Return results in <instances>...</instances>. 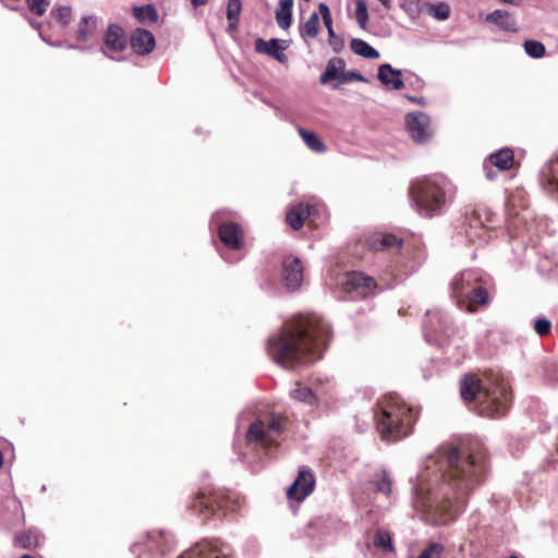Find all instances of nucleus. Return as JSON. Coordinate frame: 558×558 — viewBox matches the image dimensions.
I'll return each instance as SVG.
<instances>
[{
    "label": "nucleus",
    "mask_w": 558,
    "mask_h": 558,
    "mask_svg": "<svg viewBox=\"0 0 558 558\" xmlns=\"http://www.w3.org/2000/svg\"><path fill=\"white\" fill-rule=\"evenodd\" d=\"M487 452L477 440L446 444L427 460L413 486L417 504L445 521L453 520L466 506L475 486L485 481Z\"/></svg>",
    "instance_id": "nucleus-1"
},
{
    "label": "nucleus",
    "mask_w": 558,
    "mask_h": 558,
    "mask_svg": "<svg viewBox=\"0 0 558 558\" xmlns=\"http://www.w3.org/2000/svg\"><path fill=\"white\" fill-rule=\"evenodd\" d=\"M330 333L329 324L320 316L298 315L268 338L267 352L284 368L306 366L322 357Z\"/></svg>",
    "instance_id": "nucleus-2"
},
{
    "label": "nucleus",
    "mask_w": 558,
    "mask_h": 558,
    "mask_svg": "<svg viewBox=\"0 0 558 558\" xmlns=\"http://www.w3.org/2000/svg\"><path fill=\"white\" fill-rule=\"evenodd\" d=\"M460 393L464 401L478 398L480 414L490 418L505 416L512 402L509 384L493 371H486L482 378L473 374L464 375Z\"/></svg>",
    "instance_id": "nucleus-3"
},
{
    "label": "nucleus",
    "mask_w": 558,
    "mask_h": 558,
    "mask_svg": "<svg viewBox=\"0 0 558 558\" xmlns=\"http://www.w3.org/2000/svg\"><path fill=\"white\" fill-rule=\"evenodd\" d=\"M457 186L442 174L425 177L411 183L409 196L415 210L432 218L446 211L453 202Z\"/></svg>",
    "instance_id": "nucleus-4"
},
{
    "label": "nucleus",
    "mask_w": 558,
    "mask_h": 558,
    "mask_svg": "<svg viewBox=\"0 0 558 558\" xmlns=\"http://www.w3.org/2000/svg\"><path fill=\"white\" fill-rule=\"evenodd\" d=\"M374 420L381 439L396 441L412 433L416 413L399 396L389 395L377 402Z\"/></svg>",
    "instance_id": "nucleus-5"
},
{
    "label": "nucleus",
    "mask_w": 558,
    "mask_h": 558,
    "mask_svg": "<svg viewBox=\"0 0 558 558\" xmlns=\"http://www.w3.org/2000/svg\"><path fill=\"white\" fill-rule=\"evenodd\" d=\"M452 296L458 303L471 305H486L489 301L487 289L480 283V274L476 270H463L451 282Z\"/></svg>",
    "instance_id": "nucleus-6"
},
{
    "label": "nucleus",
    "mask_w": 558,
    "mask_h": 558,
    "mask_svg": "<svg viewBox=\"0 0 558 558\" xmlns=\"http://www.w3.org/2000/svg\"><path fill=\"white\" fill-rule=\"evenodd\" d=\"M283 430L282 416L270 413L264 418L254 421L250 425L245 438L248 444H256L263 448H269L277 446V439Z\"/></svg>",
    "instance_id": "nucleus-7"
},
{
    "label": "nucleus",
    "mask_w": 558,
    "mask_h": 558,
    "mask_svg": "<svg viewBox=\"0 0 558 558\" xmlns=\"http://www.w3.org/2000/svg\"><path fill=\"white\" fill-rule=\"evenodd\" d=\"M423 323L424 335L428 342L440 343L451 335V319L440 310H428Z\"/></svg>",
    "instance_id": "nucleus-8"
},
{
    "label": "nucleus",
    "mask_w": 558,
    "mask_h": 558,
    "mask_svg": "<svg viewBox=\"0 0 558 558\" xmlns=\"http://www.w3.org/2000/svg\"><path fill=\"white\" fill-rule=\"evenodd\" d=\"M405 125L411 138L417 143L423 144L429 141L433 136L430 128V119L423 111H413L405 114Z\"/></svg>",
    "instance_id": "nucleus-9"
},
{
    "label": "nucleus",
    "mask_w": 558,
    "mask_h": 558,
    "mask_svg": "<svg viewBox=\"0 0 558 558\" xmlns=\"http://www.w3.org/2000/svg\"><path fill=\"white\" fill-rule=\"evenodd\" d=\"M342 286L347 292L355 293L359 298H366L376 289L374 279L359 271L347 274Z\"/></svg>",
    "instance_id": "nucleus-10"
},
{
    "label": "nucleus",
    "mask_w": 558,
    "mask_h": 558,
    "mask_svg": "<svg viewBox=\"0 0 558 558\" xmlns=\"http://www.w3.org/2000/svg\"><path fill=\"white\" fill-rule=\"evenodd\" d=\"M514 162V154L510 148H501L493 153L483 163V170L488 180H495L497 172L493 170L496 167L498 171L510 169Z\"/></svg>",
    "instance_id": "nucleus-11"
},
{
    "label": "nucleus",
    "mask_w": 558,
    "mask_h": 558,
    "mask_svg": "<svg viewBox=\"0 0 558 558\" xmlns=\"http://www.w3.org/2000/svg\"><path fill=\"white\" fill-rule=\"evenodd\" d=\"M230 556L231 548L216 539L186 550L179 558H231Z\"/></svg>",
    "instance_id": "nucleus-12"
},
{
    "label": "nucleus",
    "mask_w": 558,
    "mask_h": 558,
    "mask_svg": "<svg viewBox=\"0 0 558 558\" xmlns=\"http://www.w3.org/2000/svg\"><path fill=\"white\" fill-rule=\"evenodd\" d=\"M105 47L101 51L108 58L116 60L113 52L123 51L128 46L126 35L118 24H110L104 35Z\"/></svg>",
    "instance_id": "nucleus-13"
},
{
    "label": "nucleus",
    "mask_w": 558,
    "mask_h": 558,
    "mask_svg": "<svg viewBox=\"0 0 558 558\" xmlns=\"http://www.w3.org/2000/svg\"><path fill=\"white\" fill-rule=\"evenodd\" d=\"M228 507V500L220 498L217 494L207 495L205 492H199L192 505L196 513L213 515H219V511L225 512Z\"/></svg>",
    "instance_id": "nucleus-14"
},
{
    "label": "nucleus",
    "mask_w": 558,
    "mask_h": 558,
    "mask_svg": "<svg viewBox=\"0 0 558 558\" xmlns=\"http://www.w3.org/2000/svg\"><path fill=\"white\" fill-rule=\"evenodd\" d=\"M315 476L308 469H300L293 484L287 490L290 499L304 500L314 489Z\"/></svg>",
    "instance_id": "nucleus-15"
},
{
    "label": "nucleus",
    "mask_w": 558,
    "mask_h": 558,
    "mask_svg": "<svg viewBox=\"0 0 558 558\" xmlns=\"http://www.w3.org/2000/svg\"><path fill=\"white\" fill-rule=\"evenodd\" d=\"M220 241L232 251H239L244 244V230L233 221L223 222L218 227Z\"/></svg>",
    "instance_id": "nucleus-16"
},
{
    "label": "nucleus",
    "mask_w": 558,
    "mask_h": 558,
    "mask_svg": "<svg viewBox=\"0 0 558 558\" xmlns=\"http://www.w3.org/2000/svg\"><path fill=\"white\" fill-rule=\"evenodd\" d=\"M283 281L288 289L295 290L303 280V265L300 258L288 256L282 262Z\"/></svg>",
    "instance_id": "nucleus-17"
},
{
    "label": "nucleus",
    "mask_w": 558,
    "mask_h": 558,
    "mask_svg": "<svg viewBox=\"0 0 558 558\" xmlns=\"http://www.w3.org/2000/svg\"><path fill=\"white\" fill-rule=\"evenodd\" d=\"M171 535L167 532H149L147 534V542L145 544L146 550L149 554L138 555L137 558H144L145 556H149L153 551L159 553L160 555H165L167 551L171 550Z\"/></svg>",
    "instance_id": "nucleus-18"
},
{
    "label": "nucleus",
    "mask_w": 558,
    "mask_h": 558,
    "mask_svg": "<svg viewBox=\"0 0 558 558\" xmlns=\"http://www.w3.org/2000/svg\"><path fill=\"white\" fill-rule=\"evenodd\" d=\"M379 82L389 89L400 90L404 87L402 72L389 63L380 64L377 72Z\"/></svg>",
    "instance_id": "nucleus-19"
},
{
    "label": "nucleus",
    "mask_w": 558,
    "mask_h": 558,
    "mask_svg": "<svg viewBox=\"0 0 558 558\" xmlns=\"http://www.w3.org/2000/svg\"><path fill=\"white\" fill-rule=\"evenodd\" d=\"M130 44L136 53L144 56L153 51L156 41L149 31L137 28L133 32Z\"/></svg>",
    "instance_id": "nucleus-20"
},
{
    "label": "nucleus",
    "mask_w": 558,
    "mask_h": 558,
    "mask_svg": "<svg viewBox=\"0 0 558 558\" xmlns=\"http://www.w3.org/2000/svg\"><path fill=\"white\" fill-rule=\"evenodd\" d=\"M99 24L100 20L96 15L83 16L77 24L75 39L80 43L92 40L97 34Z\"/></svg>",
    "instance_id": "nucleus-21"
},
{
    "label": "nucleus",
    "mask_w": 558,
    "mask_h": 558,
    "mask_svg": "<svg viewBox=\"0 0 558 558\" xmlns=\"http://www.w3.org/2000/svg\"><path fill=\"white\" fill-rule=\"evenodd\" d=\"M466 219L469 228L465 229V235L469 241L474 242L476 238L482 239L486 234L485 223L490 221V214L485 211V219H482L480 210H474L472 216Z\"/></svg>",
    "instance_id": "nucleus-22"
},
{
    "label": "nucleus",
    "mask_w": 558,
    "mask_h": 558,
    "mask_svg": "<svg viewBox=\"0 0 558 558\" xmlns=\"http://www.w3.org/2000/svg\"><path fill=\"white\" fill-rule=\"evenodd\" d=\"M318 11L322 15L324 25L326 26L328 31L329 36V45L333 49V51L339 52L344 47V40L340 36L336 35L333 28H332V17L330 14L329 7L326 3H319L318 4Z\"/></svg>",
    "instance_id": "nucleus-23"
},
{
    "label": "nucleus",
    "mask_w": 558,
    "mask_h": 558,
    "mask_svg": "<svg viewBox=\"0 0 558 558\" xmlns=\"http://www.w3.org/2000/svg\"><path fill=\"white\" fill-rule=\"evenodd\" d=\"M541 183L550 193H558V157L546 163L541 171Z\"/></svg>",
    "instance_id": "nucleus-24"
},
{
    "label": "nucleus",
    "mask_w": 558,
    "mask_h": 558,
    "mask_svg": "<svg viewBox=\"0 0 558 558\" xmlns=\"http://www.w3.org/2000/svg\"><path fill=\"white\" fill-rule=\"evenodd\" d=\"M485 21L497 25L504 32H517V23L513 16L505 10H495L487 14Z\"/></svg>",
    "instance_id": "nucleus-25"
},
{
    "label": "nucleus",
    "mask_w": 558,
    "mask_h": 558,
    "mask_svg": "<svg viewBox=\"0 0 558 558\" xmlns=\"http://www.w3.org/2000/svg\"><path fill=\"white\" fill-rule=\"evenodd\" d=\"M310 215L311 206L299 203L287 213L286 220L292 229L299 230L303 227L304 221L310 217Z\"/></svg>",
    "instance_id": "nucleus-26"
},
{
    "label": "nucleus",
    "mask_w": 558,
    "mask_h": 558,
    "mask_svg": "<svg viewBox=\"0 0 558 558\" xmlns=\"http://www.w3.org/2000/svg\"><path fill=\"white\" fill-rule=\"evenodd\" d=\"M402 241L393 234H376L371 240V247L375 251L391 250L400 247Z\"/></svg>",
    "instance_id": "nucleus-27"
},
{
    "label": "nucleus",
    "mask_w": 558,
    "mask_h": 558,
    "mask_svg": "<svg viewBox=\"0 0 558 558\" xmlns=\"http://www.w3.org/2000/svg\"><path fill=\"white\" fill-rule=\"evenodd\" d=\"M276 11V21L282 29L290 27L292 23L293 0H279Z\"/></svg>",
    "instance_id": "nucleus-28"
},
{
    "label": "nucleus",
    "mask_w": 558,
    "mask_h": 558,
    "mask_svg": "<svg viewBox=\"0 0 558 558\" xmlns=\"http://www.w3.org/2000/svg\"><path fill=\"white\" fill-rule=\"evenodd\" d=\"M345 63L341 58H332L328 61L325 72L319 77L320 84H327L332 80L339 81V70L344 69Z\"/></svg>",
    "instance_id": "nucleus-29"
},
{
    "label": "nucleus",
    "mask_w": 558,
    "mask_h": 558,
    "mask_svg": "<svg viewBox=\"0 0 558 558\" xmlns=\"http://www.w3.org/2000/svg\"><path fill=\"white\" fill-rule=\"evenodd\" d=\"M351 49L352 51L366 59H378L379 52L375 48H373L371 45H368L365 40L360 38H353L351 40Z\"/></svg>",
    "instance_id": "nucleus-30"
},
{
    "label": "nucleus",
    "mask_w": 558,
    "mask_h": 558,
    "mask_svg": "<svg viewBox=\"0 0 558 558\" xmlns=\"http://www.w3.org/2000/svg\"><path fill=\"white\" fill-rule=\"evenodd\" d=\"M298 132L310 149H312L315 153L326 151V145L322 142L317 134L307 131L304 128H299Z\"/></svg>",
    "instance_id": "nucleus-31"
},
{
    "label": "nucleus",
    "mask_w": 558,
    "mask_h": 558,
    "mask_svg": "<svg viewBox=\"0 0 558 558\" xmlns=\"http://www.w3.org/2000/svg\"><path fill=\"white\" fill-rule=\"evenodd\" d=\"M134 16L142 24L156 23L158 21V12L153 4L134 8Z\"/></svg>",
    "instance_id": "nucleus-32"
},
{
    "label": "nucleus",
    "mask_w": 558,
    "mask_h": 558,
    "mask_svg": "<svg viewBox=\"0 0 558 558\" xmlns=\"http://www.w3.org/2000/svg\"><path fill=\"white\" fill-rule=\"evenodd\" d=\"M319 31V16L318 13L313 12L308 20L300 26V33L303 37L307 36L314 38Z\"/></svg>",
    "instance_id": "nucleus-33"
},
{
    "label": "nucleus",
    "mask_w": 558,
    "mask_h": 558,
    "mask_svg": "<svg viewBox=\"0 0 558 558\" xmlns=\"http://www.w3.org/2000/svg\"><path fill=\"white\" fill-rule=\"evenodd\" d=\"M291 397L296 401L307 404H314L316 402V396L313 390L308 387L301 386L300 384L291 390Z\"/></svg>",
    "instance_id": "nucleus-34"
},
{
    "label": "nucleus",
    "mask_w": 558,
    "mask_h": 558,
    "mask_svg": "<svg viewBox=\"0 0 558 558\" xmlns=\"http://www.w3.org/2000/svg\"><path fill=\"white\" fill-rule=\"evenodd\" d=\"M427 13L438 21H445L450 15V7L445 2L427 3Z\"/></svg>",
    "instance_id": "nucleus-35"
},
{
    "label": "nucleus",
    "mask_w": 558,
    "mask_h": 558,
    "mask_svg": "<svg viewBox=\"0 0 558 558\" xmlns=\"http://www.w3.org/2000/svg\"><path fill=\"white\" fill-rule=\"evenodd\" d=\"M255 50L258 53H264L272 57L276 52L279 51L278 39L272 38L267 41L263 38H258L255 41Z\"/></svg>",
    "instance_id": "nucleus-36"
},
{
    "label": "nucleus",
    "mask_w": 558,
    "mask_h": 558,
    "mask_svg": "<svg viewBox=\"0 0 558 558\" xmlns=\"http://www.w3.org/2000/svg\"><path fill=\"white\" fill-rule=\"evenodd\" d=\"M400 8L411 20H416L422 13L423 3L421 0H402Z\"/></svg>",
    "instance_id": "nucleus-37"
},
{
    "label": "nucleus",
    "mask_w": 558,
    "mask_h": 558,
    "mask_svg": "<svg viewBox=\"0 0 558 558\" xmlns=\"http://www.w3.org/2000/svg\"><path fill=\"white\" fill-rule=\"evenodd\" d=\"M526 54L531 58L538 59L545 56L546 48L543 43L534 39H527L523 44Z\"/></svg>",
    "instance_id": "nucleus-38"
},
{
    "label": "nucleus",
    "mask_w": 558,
    "mask_h": 558,
    "mask_svg": "<svg viewBox=\"0 0 558 558\" xmlns=\"http://www.w3.org/2000/svg\"><path fill=\"white\" fill-rule=\"evenodd\" d=\"M374 545L383 551H392L390 534L386 531H378L374 537Z\"/></svg>",
    "instance_id": "nucleus-39"
},
{
    "label": "nucleus",
    "mask_w": 558,
    "mask_h": 558,
    "mask_svg": "<svg viewBox=\"0 0 558 558\" xmlns=\"http://www.w3.org/2000/svg\"><path fill=\"white\" fill-rule=\"evenodd\" d=\"M355 17L361 28L366 27L368 20L367 7L364 0H356Z\"/></svg>",
    "instance_id": "nucleus-40"
},
{
    "label": "nucleus",
    "mask_w": 558,
    "mask_h": 558,
    "mask_svg": "<svg viewBox=\"0 0 558 558\" xmlns=\"http://www.w3.org/2000/svg\"><path fill=\"white\" fill-rule=\"evenodd\" d=\"M376 492L389 495L391 492V481L389 474L384 470L381 471L379 478L375 482Z\"/></svg>",
    "instance_id": "nucleus-41"
},
{
    "label": "nucleus",
    "mask_w": 558,
    "mask_h": 558,
    "mask_svg": "<svg viewBox=\"0 0 558 558\" xmlns=\"http://www.w3.org/2000/svg\"><path fill=\"white\" fill-rule=\"evenodd\" d=\"M444 551V546L439 543H433L427 546L417 558H440Z\"/></svg>",
    "instance_id": "nucleus-42"
},
{
    "label": "nucleus",
    "mask_w": 558,
    "mask_h": 558,
    "mask_svg": "<svg viewBox=\"0 0 558 558\" xmlns=\"http://www.w3.org/2000/svg\"><path fill=\"white\" fill-rule=\"evenodd\" d=\"M242 11L241 0H229L227 7V19L228 20H240Z\"/></svg>",
    "instance_id": "nucleus-43"
},
{
    "label": "nucleus",
    "mask_w": 558,
    "mask_h": 558,
    "mask_svg": "<svg viewBox=\"0 0 558 558\" xmlns=\"http://www.w3.org/2000/svg\"><path fill=\"white\" fill-rule=\"evenodd\" d=\"M550 329L551 323L547 318L542 317L534 322V330L541 337L548 335Z\"/></svg>",
    "instance_id": "nucleus-44"
},
{
    "label": "nucleus",
    "mask_w": 558,
    "mask_h": 558,
    "mask_svg": "<svg viewBox=\"0 0 558 558\" xmlns=\"http://www.w3.org/2000/svg\"><path fill=\"white\" fill-rule=\"evenodd\" d=\"M52 14L59 23L66 25L70 23L72 11L69 7H60L52 11Z\"/></svg>",
    "instance_id": "nucleus-45"
},
{
    "label": "nucleus",
    "mask_w": 558,
    "mask_h": 558,
    "mask_svg": "<svg viewBox=\"0 0 558 558\" xmlns=\"http://www.w3.org/2000/svg\"><path fill=\"white\" fill-rule=\"evenodd\" d=\"M28 8L37 15H43L48 9L49 2L47 0H27Z\"/></svg>",
    "instance_id": "nucleus-46"
},
{
    "label": "nucleus",
    "mask_w": 558,
    "mask_h": 558,
    "mask_svg": "<svg viewBox=\"0 0 558 558\" xmlns=\"http://www.w3.org/2000/svg\"><path fill=\"white\" fill-rule=\"evenodd\" d=\"M352 81L365 82L366 80L361 73L354 71L342 72L339 76V83L341 84H345Z\"/></svg>",
    "instance_id": "nucleus-47"
},
{
    "label": "nucleus",
    "mask_w": 558,
    "mask_h": 558,
    "mask_svg": "<svg viewBox=\"0 0 558 558\" xmlns=\"http://www.w3.org/2000/svg\"><path fill=\"white\" fill-rule=\"evenodd\" d=\"M240 20H228V29L230 32L238 31Z\"/></svg>",
    "instance_id": "nucleus-48"
},
{
    "label": "nucleus",
    "mask_w": 558,
    "mask_h": 558,
    "mask_svg": "<svg viewBox=\"0 0 558 558\" xmlns=\"http://www.w3.org/2000/svg\"><path fill=\"white\" fill-rule=\"evenodd\" d=\"M272 58L276 59L277 61H279L280 63H284L287 61V56L280 51L276 52L272 56Z\"/></svg>",
    "instance_id": "nucleus-49"
},
{
    "label": "nucleus",
    "mask_w": 558,
    "mask_h": 558,
    "mask_svg": "<svg viewBox=\"0 0 558 558\" xmlns=\"http://www.w3.org/2000/svg\"><path fill=\"white\" fill-rule=\"evenodd\" d=\"M17 541H19V543L22 545V547H24V548H26V547H28V546L31 545V543H29V537H28V536H23V535H22V536H20V537L17 538Z\"/></svg>",
    "instance_id": "nucleus-50"
},
{
    "label": "nucleus",
    "mask_w": 558,
    "mask_h": 558,
    "mask_svg": "<svg viewBox=\"0 0 558 558\" xmlns=\"http://www.w3.org/2000/svg\"><path fill=\"white\" fill-rule=\"evenodd\" d=\"M191 3L194 8H198L205 5L207 3V0H191Z\"/></svg>",
    "instance_id": "nucleus-51"
},
{
    "label": "nucleus",
    "mask_w": 558,
    "mask_h": 558,
    "mask_svg": "<svg viewBox=\"0 0 558 558\" xmlns=\"http://www.w3.org/2000/svg\"><path fill=\"white\" fill-rule=\"evenodd\" d=\"M386 9L391 8V0H378Z\"/></svg>",
    "instance_id": "nucleus-52"
},
{
    "label": "nucleus",
    "mask_w": 558,
    "mask_h": 558,
    "mask_svg": "<svg viewBox=\"0 0 558 558\" xmlns=\"http://www.w3.org/2000/svg\"><path fill=\"white\" fill-rule=\"evenodd\" d=\"M68 48H69V49H82L80 46H77V45H72V44H71V45H69V46H68Z\"/></svg>",
    "instance_id": "nucleus-53"
},
{
    "label": "nucleus",
    "mask_w": 558,
    "mask_h": 558,
    "mask_svg": "<svg viewBox=\"0 0 558 558\" xmlns=\"http://www.w3.org/2000/svg\"><path fill=\"white\" fill-rule=\"evenodd\" d=\"M138 547H140V545L134 544L133 547H132V550L135 551V548H138Z\"/></svg>",
    "instance_id": "nucleus-54"
},
{
    "label": "nucleus",
    "mask_w": 558,
    "mask_h": 558,
    "mask_svg": "<svg viewBox=\"0 0 558 558\" xmlns=\"http://www.w3.org/2000/svg\"><path fill=\"white\" fill-rule=\"evenodd\" d=\"M409 99H410L411 101H416V98H414V97H409Z\"/></svg>",
    "instance_id": "nucleus-55"
},
{
    "label": "nucleus",
    "mask_w": 558,
    "mask_h": 558,
    "mask_svg": "<svg viewBox=\"0 0 558 558\" xmlns=\"http://www.w3.org/2000/svg\"><path fill=\"white\" fill-rule=\"evenodd\" d=\"M508 558H518V557H517V556H514V555H512V556H510V557H508Z\"/></svg>",
    "instance_id": "nucleus-56"
}]
</instances>
